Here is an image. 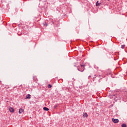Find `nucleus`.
Returning <instances> with one entry per match:
<instances>
[{"label":"nucleus","mask_w":127,"mask_h":127,"mask_svg":"<svg viewBox=\"0 0 127 127\" xmlns=\"http://www.w3.org/2000/svg\"><path fill=\"white\" fill-rule=\"evenodd\" d=\"M33 79H34V77H33Z\"/></svg>","instance_id":"dca6fc26"},{"label":"nucleus","mask_w":127,"mask_h":127,"mask_svg":"<svg viewBox=\"0 0 127 127\" xmlns=\"http://www.w3.org/2000/svg\"><path fill=\"white\" fill-rule=\"evenodd\" d=\"M43 25H45V26H48V24H47V23L45 22L44 23H43Z\"/></svg>","instance_id":"6e6552de"},{"label":"nucleus","mask_w":127,"mask_h":127,"mask_svg":"<svg viewBox=\"0 0 127 127\" xmlns=\"http://www.w3.org/2000/svg\"><path fill=\"white\" fill-rule=\"evenodd\" d=\"M77 70L78 71H80V72H83L84 71V69H83L82 70H80V69H79V68H77Z\"/></svg>","instance_id":"f8f14e48"},{"label":"nucleus","mask_w":127,"mask_h":127,"mask_svg":"<svg viewBox=\"0 0 127 127\" xmlns=\"http://www.w3.org/2000/svg\"><path fill=\"white\" fill-rule=\"evenodd\" d=\"M88 117V114L86 113L83 114V118H87Z\"/></svg>","instance_id":"20e7f679"},{"label":"nucleus","mask_w":127,"mask_h":127,"mask_svg":"<svg viewBox=\"0 0 127 127\" xmlns=\"http://www.w3.org/2000/svg\"><path fill=\"white\" fill-rule=\"evenodd\" d=\"M100 79H102V77H100Z\"/></svg>","instance_id":"f3484780"},{"label":"nucleus","mask_w":127,"mask_h":127,"mask_svg":"<svg viewBox=\"0 0 127 127\" xmlns=\"http://www.w3.org/2000/svg\"><path fill=\"white\" fill-rule=\"evenodd\" d=\"M96 6H99L100 5V4L99 3V1H97L96 3Z\"/></svg>","instance_id":"0eeeda50"},{"label":"nucleus","mask_w":127,"mask_h":127,"mask_svg":"<svg viewBox=\"0 0 127 127\" xmlns=\"http://www.w3.org/2000/svg\"><path fill=\"white\" fill-rule=\"evenodd\" d=\"M57 105H56L55 107H54V109H56V108H57Z\"/></svg>","instance_id":"ddd939ff"},{"label":"nucleus","mask_w":127,"mask_h":127,"mask_svg":"<svg viewBox=\"0 0 127 127\" xmlns=\"http://www.w3.org/2000/svg\"><path fill=\"white\" fill-rule=\"evenodd\" d=\"M125 47H126V46L125 45L121 46V48H122V49H124L125 48Z\"/></svg>","instance_id":"9d476101"},{"label":"nucleus","mask_w":127,"mask_h":127,"mask_svg":"<svg viewBox=\"0 0 127 127\" xmlns=\"http://www.w3.org/2000/svg\"><path fill=\"white\" fill-rule=\"evenodd\" d=\"M48 87L49 89H50L52 87V85H51V84H49Z\"/></svg>","instance_id":"9b49d317"},{"label":"nucleus","mask_w":127,"mask_h":127,"mask_svg":"<svg viewBox=\"0 0 127 127\" xmlns=\"http://www.w3.org/2000/svg\"><path fill=\"white\" fill-rule=\"evenodd\" d=\"M31 97V95L30 94H28L26 97V99H30Z\"/></svg>","instance_id":"7ed1b4c3"},{"label":"nucleus","mask_w":127,"mask_h":127,"mask_svg":"<svg viewBox=\"0 0 127 127\" xmlns=\"http://www.w3.org/2000/svg\"><path fill=\"white\" fill-rule=\"evenodd\" d=\"M26 34H27L26 33H24V35H26Z\"/></svg>","instance_id":"2eb2a0df"},{"label":"nucleus","mask_w":127,"mask_h":127,"mask_svg":"<svg viewBox=\"0 0 127 127\" xmlns=\"http://www.w3.org/2000/svg\"><path fill=\"white\" fill-rule=\"evenodd\" d=\"M122 127H127V125L124 124L122 125Z\"/></svg>","instance_id":"1a4fd4ad"},{"label":"nucleus","mask_w":127,"mask_h":127,"mask_svg":"<svg viewBox=\"0 0 127 127\" xmlns=\"http://www.w3.org/2000/svg\"><path fill=\"white\" fill-rule=\"evenodd\" d=\"M112 121L113 123H114V124H118V123L119 122V119H115L114 118H113Z\"/></svg>","instance_id":"f257e3e1"},{"label":"nucleus","mask_w":127,"mask_h":127,"mask_svg":"<svg viewBox=\"0 0 127 127\" xmlns=\"http://www.w3.org/2000/svg\"><path fill=\"white\" fill-rule=\"evenodd\" d=\"M9 111L10 113H13L14 112V109L12 107H10L9 108Z\"/></svg>","instance_id":"f03ea898"},{"label":"nucleus","mask_w":127,"mask_h":127,"mask_svg":"<svg viewBox=\"0 0 127 127\" xmlns=\"http://www.w3.org/2000/svg\"><path fill=\"white\" fill-rule=\"evenodd\" d=\"M43 110L44 111H49V109L47 107H44Z\"/></svg>","instance_id":"39448f33"},{"label":"nucleus","mask_w":127,"mask_h":127,"mask_svg":"<svg viewBox=\"0 0 127 127\" xmlns=\"http://www.w3.org/2000/svg\"><path fill=\"white\" fill-rule=\"evenodd\" d=\"M80 66H81V68H83V67H84V65H80Z\"/></svg>","instance_id":"4468645a"},{"label":"nucleus","mask_w":127,"mask_h":127,"mask_svg":"<svg viewBox=\"0 0 127 127\" xmlns=\"http://www.w3.org/2000/svg\"><path fill=\"white\" fill-rule=\"evenodd\" d=\"M22 112H23V109H20L19 110V114H21V113H22Z\"/></svg>","instance_id":"423d86ee"}]
</instances>
